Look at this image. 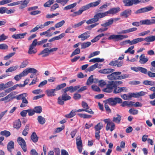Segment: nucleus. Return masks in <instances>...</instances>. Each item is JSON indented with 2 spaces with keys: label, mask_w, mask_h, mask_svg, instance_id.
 <instances>
[{
  "label": "nucleus",
  "mask_w": 155,
  "mask_h": 155,
  "mask_svg": "<svg viewBox=\"0 0 155 155\" xmlns=\"http://www.w3.org/2000/svg\"><path fill=\"white\" fill-rule=\"evenodd\" d=\"M31 138L33 142L36 143L38 141V137L36 133L35 132H33L31 135Z\"/></svg>",
  "instance_id": "cd10ccee"
},
{
  "label": "nucleus",
  "mask_w": 155,
  "mask_h": 155,
  "mask_svg": "<svg viewBox=\"0 0 155 155\" xmlns=\"http://www.w3.org/2000/svg\"><path fill=\"white\" fill-rule=\"evenodd\" d=\"M66 86V84L65 83H64L57 86L54 89H47L45 91L48 96L52 97L56 95L54 93L55 91H57L62 88L65 87Z\"/></svg>",
  "instance_id": "f257e3e1"
},
{
  "label": "nucleus",
  "mask_w": 155,
  "mask_h": 155,
  "mask_svg": "<svg viewBox=\"0 0 155 155\" xmlns=\"http://www.w3.org/2000/svg\"><path fill=\"white\" fill-rule=\"evenodd\" d=\"M128 36L127 35H111L108 38V40H115V41L122 40L124 39L128 38Z\"/></svg>",
  "instance_id": "423d86ee"
},
{
  "label": "nucleus",
  "mask_w": 155,
  "mask_h": 155,
  "mask_svg": "<svg viewBox=\"0 0 155 155\" xmlns=\"http://www.w3.org/2000/svg\"><path fill=\"white\" fill-rule=\"evenodd\" d=\"M139 59V62L141 64H145L149 60V58L147 57L146 58L144 54H142L140 56Z\"/></svg>",
  "instance_id": "a211bd4d"
},
{
  "label": "nucleus",
  "mask_w": 155,
  "mask_h": 155,
  "mask_svg": "<svg viewBox=\"0 0 155 155\" xmlns=\"http://www.w3.org/2000/svg\"><path fill=\"white\" fill-rule=\"evenodd\" d=\"M77 5V3L75 2L72 4L69 5L63 8L64 10H69L74 8Z\"/></svg>",
  "instance_id": "a19ab883"
},
{
  "label": "nucleus",
  "mask_w": 155,
  "mask_h": 155,
  "mask_svg": "<svg viewBox=\"0 0 155 155\" xmlns=\"http://www.w3.org/2000/svg\"><path fill=\"white\" fill-rule=\"evenodd\" d=\"M129 112L131 114L135 115L138 114V111L137 110L130 109L129 110Z\"/></svg>",
  "instance_id": "338daca9"
},
{
  "label": "nucleus",
  "mask_w": 155,
  "mask_h": 155,
  "mask_svg": "<svg viewBox=\"0 0 155 155\" xmlns=\"http://www.w3.org/2000/svg\"><path fill=\"white\" fill-rule=\"evenodd\" d=\"M25 75H27L28 73H32L33 74H36L38 71L34 68H27L24 70Z\"/></svg>",
  "instance_id": "6ab92c4d"
},
{
  "label": "nucleus",
  "mask_w": 155,
  "mask_h": 155,
  "mask_svg": "<svg viewBox=\"0 0 155 155\" xmlns=\"http://www.w3.org/2000/svg\"><path fill=\"white\" fill-rule=\"evenodd\" d=\"M94 81L93 76L91 75L87 79L86 84L88 85H89L91 84Z\"/></svg>",
  "instance_id": "de8ad7c7"
},
{
  "label": "nucleus",
  "mask_w": 155,
  "mask_h": 155,
  "mask_svg": "<svg viewBox=\"0 0 155 155\" xmlns=\"http://www.w3.org/2000/svg\"><path fill=\"white\" fill-rule=\"evenodd\" d=\"M27 94L26 93L21 94L20 95H17L16 96H14L12 97V99L16 98L17 100H22L27 96Z\"/></svg>",
  "instance_id": "a878e982"
},
{
  "label": "nucleus",
  "mask_w": 155,
  "mask_h": 155,
  "mask_svg": "<svg viewBox=\"0 0 155 155\" xmlns=\"http://www.w3.org/2000/svg\"><path fill=\"white\" fill-rule=\"evenodd\" d=\"M80 53V50L79 48L76 49L72 53L71 57H72L75 55L79 54Z\"/></svg>",
  "instance_id": "6e6d98bb"
},
{
  "label": "nucleus",
  "mask_w": 155,
  "mask_h": 155,
  "mask_svg": "<svg viewBox=\"0 0 155 155\" xmlns=\"http://www.w3.org/2000/svg\"><path fill=\"white\" fill-rule=\"evenodd\" d=\"M123 2L125 6L130 7L132 5L131 0H124Z\"/></svg>",
  "instance_id": "c03bdc74"
},
{
  "label": "nucleus",
  "mask_w": 155,
  "mask_h": 155,
  "mask_svg": "<svg viewBox=\"0 0 155 155\" xmlns=\"http://www.w3.org/2000/svg\"><path fill=\"white\" fill-rule=\"evenodd\" d=\"M27 34V32H25L22 34H14L12 35V37L15 39H22L24 38L25 36Z\"/></svg>",
  "instance_id": "aec40b11"
},
{
  "label": "nucleus",
  "mask_w": 155,
  "mask_h": 155,
  "mask_svg": "<svg viewBox=\"0 0 155 155\" xmlns=\"http://www.w3.org/2000/svg\"><path fill=\"white\" fill-rule=\"evenodd\" d=\"M116 117H114L113 118V121L116 123L119 124L121 120V116L118 114L116 115Z\"/></svg>",
  "instance_id": "c85d7f7f"
},
{
  "label": "nucleus",
  "mask_w": 155,
  "mask_h": 155,
  "mask_svg": "<svg viewBox=\"0 0 155 155\" xmlns=\"http://www.w3.org/2000/svg\"><path fill=\"white\" fill-rule=\"evenodd\" d=\"M21 122L19 119L15 120L14 122L13 127L17 129L20 128L21 126Z\"/></svg>",
  "instance_id": "5701e85b"
},
{
  "label": "nucleus",
  "mask_w": 155,
  "mask_h": 155,
  "mask_svg": "<svg viewBox=\"0 0 155 155\" xmlns=\"http://www.w3.org/2000/svg\"><path fill=\"white\" fill-rule=\"evenodd\" d=\"M113 23V20L112 18H110L105 23L102 24L101 26L104 27H106L111 25Z\"/></svg>",
  "instance_id": "f704fd0d"
},
{
  "label": "nucleus",
  "mask_w": 155,
  "mask_h": 155,
  "mask_svg": "<svg viewBox=\"0 0 155 155\" xmlns=\"http://www.w3.org/2000/svg\"><path fill=\"white\" fill-rule=\"evenodd\" d=\"M114 71V69L112 68H107L101 69L100 70L99 72L101 74H107L112 73Z\"/></svg>",
  "instance_id": "412c9836"
},
{
  "label": "nucleus",
  "mask_w": 155,
  "mask_h": 155,
  "mask_svg": "<svg viewBox=\"0 0 155 155\" xmlns=\"http://www.w3.org/2000/svg\"><path fill=\"white\" fill-rule=\"evenodd\" d=\"M143 84L146 85L153 86L154 85V82L151 81L145 80L143 82Z\"/></svg>",
  "instance_id": "5fc2aeb1"
},
{
  "label": "nucleus",
  "mask_w": 155,
  "mask_h": 155,
  "mask_svg": "<svg viewBox=\"0 0 155 155\" xmlns=\"http://www.w3.org/2000/svg\"><path fill=\"white\" fill-rule=\"evenodd\" d=\"M85 9L86 8L84 5L83 6L80 8L78 11L75 12L70 15V16L73 17H74L77 15H80L82 13L83 11L87 10V9Z\"/></svg>",
  "instance_id": "2eb2a0df"
},
{
  "label": "nucleus",
  "mask_w": 155,
  "mask_h": 155,
  "mask_svg": "<svg viewBox=\"0 0 155 155\" xmlns=\"http://www.w3.org/2000/svg\"><path fill=\"white\" fill-rule=\"evenodd\" d=\"M8 46L5 44H0V49L8 50Z\"/></svg>",
  "instance_id": "bf43d9fd"
},
{
  "label": "nucleus",
  "mask_w": 155,
  "mask_h": 155,
  "mask_svg": "<svg viewBox=\"0 0 155 155\" xmlns=\"http://www.w3.org/2000/svg\"><path fill=\"white\" fill-rule=\"evenodd\" d=\"M14 143L13 141H11L9 142L7 145V148L8 150L11 152L12 150L14 148Z\"/></svg>",
  "instance_id": "b1692460"
},
{
  "label": "nucleus",
  "mask_w": 155,
  "mask_h": 155,
  "mask_svg": "<svg viewBox=\"0 0 155 155\" xmlns=\"http://www.w3.org/2000/svg\"><path fill=\"white\" fill-rule=\"evenodd\" d=\"M104 61V59L103 58L101 59L99 58H97L90 60L89 62L95 63L97 62H102Z\"/></svg>",
  "instance_id": "4c0bfd02"
},
{
  "label": "nucleus",
  "mask_w": 155,
  "mask_h": 155,
  "mask_svg": "<svg viewBox=\"0 0 155 155\" xmlns=\"http://www.w3.org/2000/svg\"><path fill=\"white\" fill-rule=\"evenodd\" d=\"M121 74V72L120 71H117L107 75V78L110 80H119V76Z\"/></svg>",
  "instance_id": "0eeeda50"
},
{
  "label": "nucleus",
  "mask_w": 155,
  "mask_h": 155,
  "mask_svg": "<svg viewBox=\"0 0 155 155\" xmlns=\"http://www.w3.org/2000/svg\"><path fill=\"white\" fill-rule=\"evenodd\" d=\"M96 68H99V64L98 63H96L94 65L91 66L89 67L86 70L89 72H91L93 71Z\"/></svg>",
  "instance_id": "473e14b6"
},
{
  "label": "nucleus",
  "mask_w": 155,
  "mask_h": 155,
  "mask_svg": "<svg viewBox=\"0 0 155 155\" xmlns=\"http://www.w3.org/2000/svg\"><path fill=\"white\" fill-rule=\"evenodd\" d=\"M107 15L106 12L102 13H97L95 15V17L97 19L98 21L99 20V18H103Z\"/></svg>",
  "instance_id": "bb28decb"
},
{
  "label": "nucleus",
  "mask_w": 155,
  "mask_h": 155,
  "mask_svg": "<svg viewBox=\"0 0 155 155\" xmlns=\"http://www.w3.org/2000/svg\"><path fill=\"white\" fill-rule=\"evenodd\" d=\"M116 85L114 81H112L109 82V83L107 85L106 87L103 89V91L105 92L110 93L114 89Z\"/></svg>",
  "instance_id": "39448f33"
},
{
  "label": "nucleus",
  "mask_w": 155,
  "mask_h": 155,
  "mask_svg": "<svg viewBox=\"0 0 155 155\" xmlns=\"http://www.w3.org/2000/svg\"><path fill=\"white\" fill-rule=\"evenodd\" d=\"M29 124H27L26 125L22 132V134L24 136H25L28 134V131L29 130Z\"/></svg>",
  "instance_id": "7c9ffc66"
},
{
  "label": "nucleus",
  "mask_w": 155,
  "mask_h": 155,
  "mask_svg": "<svg viewBox=\"0 0 155 155\" xmlns=\"http://www.w3.org/2000/svg\"><path fill=\"white\" fill-rule=\"evenodd\" d=\"M85 20H83L77 24H75L72 26V27L74 28H76L81 25L85 21Z\"/></svg>",
  "instance_id": "052dcab7"
},
{
  "label": "nucleus",
  "mask_w": 155,
  "mask_h": 155,
  "mask_svg": "<svg viewBox=\"0 0 155 155\" xmlns=\"http://www.w3.org/2000/svg\"><path fill=\"white\" fill-rule=\"evenodd\" d=\"M121 97L124 100H127L131 98L130 93H129V95H127L126 94L121 95Z\"/></svg>",
  "instance_id": "13d9d810"
},
{
  "label": "nucleus",
  "mask_w": 155,
  "mask_h": 155,
  "mask_svg": "<svg viewBox=\"0 0 155 155\" xmlns=\"http://www.w3.org/2000/svg\"><path fill=\"white\" fill-rule=\"evenodd\" d=\"M131 69L136 72L140 71L145 74H147V69L141 67H131Z\"/></svg>",
  "instance_id": "9b49d317"
},
{
  "label": "nucleus",
  "mask_w": 155,
  "mask_h": 155,
  "mask_svg": "<svg viewBox=\"0 0 155 155\" xmlns=\"http://www.w3.org/2000/svg\"><path fill=\"white\" fill-rule=\"evenodd\" d=\"M17 141L23 151L24 152H26L27 149L26 142L25 140L22 137H19L18 138Z\"/></svg>",
  "instance_id": "1a4fd4ad"
},
{
  "label": "nucleus",
  "mask_w": 155,
  "mask_h": 155,
  "mask_svg": "<svg viewBox=\"0 0 155 155\" xmlns=\"http://www.w3.org/2000/svg\"><path fill=\"white\" fill-rule=\"evenodd\" d=\"M76 112V110H71L69 114H66L65 115V117L67 118H71L74 116L75 114V113Z\"/></svg>",
  "instance_id": "72a5a7b5"
},
{
  "label": "nucleus",
  "mask_w": 155,
  "mask_h": 155,
  "mask_svg": "<svg viewBox=\"0 0 155 155\" xmlns=\"http://www.w3.org/2000/svg\"><path fill=\"white\" fill-rule=\"evenodd\" d=\"M15 54V52H12L8 54L7 55L5 56L4 57V59L6 60H8L11 57H12L13 56H14Z\"/></svg>",
  "instance_id": "4d7b16f0"
},
{
  "label": "nucleus",
  "mask_w": 155,
  "mask_h": 155,
  "mask_svg": "<svg viewBox=\"0 0 155 155\" xmlns=\"http://www.w3.org/2000/svg\"><path fill=\"white\" fill-rule=\"evenodd\" d=\"M144 40H145V38H139L134 39L132 40L133 45L137 44L139 42L142 41Z\"/></svg>",
  "instance_id": "58836bf2"
},
{
  "label": "nucleus",
  "mask_w": 155,
  "mask_h": 155,
  "mask_svg": "<svg viewBox=\"0 0 155 155\" xmlns=\"http://www.w3.org/2000/svg\"><path fill=\"white\" fill-rule=\"evenodd\" d=\"M103 127V125L102 123H99L94 127V129L96 131H100V130Z\"/></svg>",
  "instance_id": "79ce46f5"
},
{
  "label": "nucleus",
  "mask_w": 155,
  "mask_h": 155,
  "mask_svg": "<svg viewBox=\"0 0 155 155\" xmlns=\"http://www.w3.org/2000/svg\"><path fill=\"white\" fill-rule=\"evenodd\" d=\"M63 91L64 93H66L67 91H69L71 93H73L74 92L73 86H70L67 87L63 89Z\"/></svg>",
  "instance_id": "ea45409f"
},
{
  "label": "nucleus",
  "mask_w": 155,
  "mask_h": 155,
  "mask_svg": "<svg viewBox=\"0 0 155 155\" xmlns=\"http://www.w3.org/2000/svg\"><path fill=\"white\" fill-rule=\"evenodd\" d=\"M81 48L84 49L89 46L91 44L90 42L87 41L86 42L81 43Z\"/></svg>",
  "instance_id": "c9c22d12"
},
{
  "label": "nucleus",
  "mask_w": 155,
  "mask_h": 155,
  "mask_svg": "<svg viewBox=\"0 0 155 155\" xmlns=\"http://www.w3.org/2000/svg\"><path fill=\"white\" fill-rule=\"evenodd\" d=\"M59 8V5L57 3H55L51 6L50 8V11H52Z\"/></svg>",
  "instance_id": "774afa93"
},
{
  "label": "nucleus",
  "mask_w": 155,
  "mask_h": 155,
  "mask_svg": "<svg viewBox=\"0 0 155 155\" xmlns=\"http://www.w3.org/2000/svg\"><path fill=\"white\" fill-rule=\"evenodd\" d=\"M131 98L132 97L135 98H138L140 96L144 95L146 93L143 91H141L139 92L130 93Z\"/></svg>",
  "instance_id": "dca6fc26"
},
{
  "label": "nucleus",
  "mask_w": 155,
  "mask_h": 155,
  "mask_svg": "<svg viewBox=\"0 0 155 155\" xmlns=\"http://www.w3.org/2000/svg\"><path fill=\"white\" fill-rule=\"evenodd\" d=\"M26 76L25 73L23 71V72L21 73H20L18 75H16L14 77V79L16 81H18L22 77H24Z\"/></svg>",
  "instance_id": "c756f323"
},
{
  "label": "nucleus",
  "mask_w": 155,
  "mask_h": 155,
  "mask_svg": "<svg viewBox=\"0 0 155 155\" xmlns=\"http://www.w3.org/2000/svg\"><path fill=\"white\" fill-rule=\"evenodd\" d=\"M132 13V11L130 9H127L121 12L120 14L121 17H123L125 18H128L130 15Z\"/></svg>",
  "instance_id": "ddd939ff"
},
{
  "label": "nucleus",
  "mask_w": 155,
  "mask_h": 155,
  "mask_svg": "<svg viewBox=\"0 0 155 155\" xmlns=\"http://www.w3.org/2000/svg\"><path fill=\"white\" fill-rule=\"evenodd\" d=\"M109 105L111 106H115L117 103L120 104L122 103V99L119 97L112 98L111 97L107 99L105 101Z\"/></svg>",
  "instance_id": "7ed1b4c3"
},
{
  "label": "nucleus",
  "mask_w": 155,
  "mask_h": 155,
  "mask_svg": "<svg viewBox=\"0 0 155 155\" xmlns=\"http://www.w3.org/2000/svg\"><path fill=\"white\" fill-rule=\"evenodd\" d=\"M0 135L2 136H4L6 137H8L11 134L9 131L5 130L1 132Z\"/></svg>",
  "instance_id": "49530a36"
},
{
  "label": "nucleus",
  "mask_w": 155,
  "mask_h": 155,
  "mask_svg": "<svg viewBox=\"0 0 155 155\" xmlns=\"http://www.w3.org/2000/svg\"><path fill=\"white\" fill-rule=\"evenodd\" d=\"M42 108L41 106L35 107L34 108V110L35 112L37 113H40L42 112Z\"/></svg>",
  "instance_id": "864d4df0"
},
{
  "label": "nucleus",
  "mask_w": 155,
  "mask_h": 155,
  "mask_svg": "<svg viewBox=\"0 0 155 155\" xmlns=\"http://www.w3.org/2000/svg\"><path fill=\"white\" fill-rule=\"evenodd\" d=\"M29 2V0H25L24 1H18V2H20V4L21 5V6L19 8L20 9H23L27 7Z\"/></svg>",
  "instance_id": "393cba45"
},
{
  "label": "nucleus",
  "mask_w": 155,
  "mask_h": 155,
  "mask_svg": "<svg viewBox=\"0 0 155 155\" xmlns=\"http://www.w3.org/2000/svg\"><path fill=\"white\" fill-rule=\"evenodd\" d=\"M90 33L88 31H87L78 36V38H81V41H83L90 37Z\"/></svg>",
  "instance_id": "f3484780"
},
{
  "label": "nucleus",
  "mask_w": 155,
  "mask_h": 155,
  "mask_svg": "<svg viewBox=\"0 0 155 155\" xmlns=\"http://www.w3.org/2000/svg\"><path fill=\"white\" fill-rule=\"evenodd\" d=\"M76 139L77 148L78 149L79 152L81 153L83 148V144L81 137L78 136L76 137Z\"/></svg>",
  "instance_id": "9d476101"
},
{
  "label": "nucleus",
  "mask_w": 155,
  "mask_h": 155,
  "mask_svg": "<svg viewBox=\"0 0 155 155\" xmlns=\"http://www.w3.org/2000/svg\"><path fill=\"white\" fill-rule=\"evenodd\" d=\"M154 8L151 5H149L146 7L141 8L137 10L134 12L135 14L145 13L153 10Z\"/></svg>",
  "instance_id": "6e6552de"
},
{
  "label": "nucleus",
  "mask_w": 155,
  "mask_h": 155,
  "mask_svg": "<svg viewBox=\"0 0 155 155\" xmlns=\"http://www.w3.org/2000/svg\"><path fill=\"white\" fill-rule=\"evenodd\" d=\"M103 121L107 124L106 127V130L108 131L109 130L111 131H113L115 128L114 124L109 119H106Z\"/></svg>",
  "instance_id": "20e7f679"
},
{
  "label": "nucleus",
  "mask_w": 155,
  "mask_h": 155,
  "mask_svg": "<svg viewBox=\"0 0 155 155\" xmlns=\"http://www.w3.org/2000/svg\"><path fill=\"white\" fill-rule=\"evenodd\" d=\"M100 53V51H94L92 53H91L88 57L89 58H91L95 56L98 55Z\"/></svg>",
  "instance_id": "e2e57ef3"
},
{
  "label": "nucleus",
  "mask_w": 155,
  "mask_h": 155,
  "mask_svg": "<svg viewBox=\"0 0 155 155\" xmlns=\"http://www.w3.org/2000/svg\"><path fill=\"white\" fill-rule=\"evenodd\" d=\"M50 53L49 48H46L41 51V52L38 54V55H43L42 57H44L48 56Z\"/></svg>",
  "instance_id": "4be33fe9"
},
{
  "label": "nucleus",
  "mask_w": 155,
  "mask_h": 155,
  "mask_svg": "<svg viewBox=\"0 0 155 155\" xmlns=\"http://www.w3.org/2000/svg\"><path fill=\"white\" fill-rule=\"evenodd\" d=\"M28 64V61L27 60H25L23 61L20 65V68H23L25 67Z\"/></svg>",
  "instance_id": "603ef678"
},
{
  "label": "nucleus",
  "mask_w": 155,
  "mask_h": 155,
  "mask_svg": "<svg viewBox=\"0 0 155 155\" xmlns=\"http://www.w3.org/2000/svg\"><path fill=\"white\" fill-rule=\"evenodd\" d=\"M38 123L41 124H44L46 122L45 118L41 116H38L37 118Z\"/></svg>",
  "instance_id": "2f4dec72"
},
{
  "label": "nucleus",
  "mask_w": 155,
  "mask_h": 155,
  "mask_svg": "<svg viewBox=\"0 0 155 155\" xmlns=\"http://www.w3.org/2000/svg\"><path fill=\"white\" fill-rule=\"evenodd\" d=\"M155 24V19H145L144 20H142L140 22H134L132 23L133 25L138 27L140 25H152Z\"/></svg>",
  "instance_id": "f03ea898"
},
{
  "label": "nucleus",
  "mask_w": 155,
  "mask_h": 155,
  "mask_svg": "<svg viewBox=\"0 0 155 155\" xmlns=\"http://www.w3.org/2000/svg\"><path fill=\"white\" fill-rule=\"evenodd\" d=\"M145 41L147 42H152L155 41V36L151 35L145 38Z\"/></svg>",
  "instance_id": "e433bc0d"
},
{
  "label": "nucleus",
  "mask_w": 155,
  "mask_h": 155,
  "mask_svg": "<svg viewBox=\"0 0 155 155\" xmlns=\"http://www.w3.org/2000/svg\"><path fill=\"white\" fill-rule=\"evenodd\" d=\"M120 11V8L118 7L116 8H113L110 9L108 11L106 12L107 15L108 14L114 15L118 12Z\"/></svg>",
  "instance_id": "f8f14e48"
},
{
  "label": "nucleus",
  "mask_w": 155,
  "mask_h": 155,
  "mask_svg": "<svg viewBox=\"0 0 155 155\" xmlns=\"http://www.w3.org/2000/svg\"><path fill=\"white\" fill-rule=\"evenodd\" d=\"M65 21L64 20H62L61 21L56 23L55 25V27L56 28H59L63 26L65 23Z\"/></svg>",
  "instance_id": "3c124183"
},
{
  "label": "nucleus",
  "mask_w": 155,
  "mask_h": 155,
  "mask_svg": "<svg viewBox=\"0 0 155 155\" xmlns=\"http://www.w3.org/2000/svg\"><path fill=\"white\" fill-rule=\"evenodd\" d=\"M91 88L93 90L96 91L100 92L101 91L100 88L97 86L95 85H92Z\"/></svg>",
  "instance_id": "0e129e2a"
},
{
  "label": "nucleus",
  "mask_w": 155,
  "mask_h": 155,
  "mask_svg": "<svg viewBox=\"0 0 155 155\" xmlns=\"http://www.w3.org/2000/svg\"><path fill=\"white\" fill-rule=\"evenodd\" d=\"M13 95L12 92L11 93L9 94L6 96L5 97L2 98L0 99V101H6L9 98L12 97Z\"/></svg>",
  "instance_id": "8fccbe9b"
},
{
  "label": "nucleus",
  "mask_w": 155,
  "mask_h": 155,
  "mask_svg": "<svg viewBox=\"0 0 155 155\" xmlns=\"http://www.w3.org/2000/svg\"><path fill=\"white\" fill-rule=\"evenodd\" d=\"M101 0H98L96 2L90 3L86 5H84L86 9L87 10L89 9L91 7H96L98 5L101 3Z\"/></svg>",
  "instance_id": "4468645a"
},
{
  "label": "nucleus",
  "mask_w": 155,
  "mask_h": 155,
  "mask_svg": "<svg viewBox=\"0 0 155 155\" xmlns=\"http://www.w3.org/2000/svg\"><path fill=\"white\" fill-rule=\"evenodd\" d=\"M110 4V3L106 2L104 4L101 5L99 8L100 9H101L100 11H101L103 10V9H106L108 6Z\"/></svg>",
  "instance_id": "69168bd1"
},
{
  "label": "nucleus",
  "mask_w": 155,
  "mask_h": 155,
  "mask_svg": "<svg viewBox=\"0 0 155 155\" xmlns=\"http://www.w3.org/2000/svg\"><path fill=\"white\" fill-rule=\"evenodd\" d=\"M97 21V19L96 17H95L94 15L93 18H91L89 20H88L86 22L87 24H89L96 22Z\"/></svg>",
  "instance_id": "09e8293b"
},
{
  "label": "nucleus",
  "mask_w": 155,
  "mask_h": 155,
  "mask_svg": "<svg viewBox=\"0 0 155 155\" xmlns=\"http://www.w3.org/2000/svg\"><path fill=\"white\" fill-rule=\"evenodd\" d=\"M17 68V67L16 66L11 67L9 68L6 71V72H12L15 70Z\"/></svg>",
  "instance_id": "680f3d73"
},
{
  "label": "nucleus",
  "mask_w": 155,
  "mask_h": 155,
  "mask_svg": "<svg viewBox=\"0 0 155 155\" xmlns=\"http://www.w3.org/2000/svg\"><path fill=\"white\" fill-rule=\"evenodd\" d=\"M54 0H48V1L45 3L44 5V6L45 7H50L51 5L54 3Z\"/></svg>",
  "instance_id": "a18cd8bd"
},
{
  "label": "nucleus",
  "mask_w": 155,
  "mask_h": 155,
  "mask_svg": "<svg viewBox=\"0 0 155 155\" xmlns=\"http://www.w3.org/2000/svg\"><path fill=\"white\" fill-rule=\"evenodd\" d=\"M61 97L63 100L64 101L69 100L71 99V97L69 96L66 93L63 94L62 95Z\"/></svg>",
  "instance_id": "37998d69"
}]
</instances>
